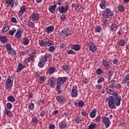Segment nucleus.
<instances>
[{"instance_id":"nucleus-10","label":"nucleus","mask_w":129,"mask_h":129,"mask_svg":"<svg viewBox=\"0 0 129 129\" xmlns=\"http://www.w3.org/2000/svg\"><path fill=\"white\" fill-rule=\"evenodd\" d=\"M55 82H56V79L51 77L48 79L47 82V85H49L50 86V87H54V85H55Z\"/></svg>"},{"instance_id":"nucleus-1","label":"nucleus","mask_w":129,"mask_h":129,"mask_svg":"<svg viewBox=\"0 0 129 129\" xmlns=\"http://www.w3.org/2000/svg\"><path fill=\"white\" fill-rule=\"evenodd\" d=\"M13 83H14V78L12 76H9L5 82L6 88L11 89L13 87Z\"/></svg>"},{"instance_id":"nucleus-48","label":"nucleus","mask_w":129,"mask_h":129,"mask_svg":"<svg viewBox=\"0 0 129 129\" xmlns=\"http://www.w3.org/2000/svg\"><path fill=\"white\" fill-rule=\"evenodd\" d=\"M6 106L7 109H12V107H13V104L10 102H8L7 103Z\"/></svg>"},{"instance_id":"nucleus-27","label":"nucleus","mask_w":129,"mask_h":129,"mask_svg":"<svg viewBox=\"0 0 129 129\" xmlns=\"http://www.w3.org/2000/svg\"><path fill=\"white\" fill-rule=\"evenodd\" d=\"M45 63H46V62L42 58V59L39 60L38 65L40 68H43L44 67V65H45Z\"/></svg>"},{"instance_id":"nucleus-8","label":"nucleus","mask_w":129,"mask_h":129,"mask_svg":"<svg viewBox=\"0 0 129 129\" xmlns=\"http://www.w3.org/2000/svg\"><path fill=\"white\" fill-rule=\"evenodd\" d=\"M6 3L9 8H14V6L16 7L18 5V3L15 2V0H6Z\"/></svg>"},{"instance_id":"nucleus-9","label":"nucleus","mask_w":129,"mask_h":129,"mask_svg":"<svg viewBox=\"0 0 129 129\" xmlns=\"http://www.w3.org/2000/svg\"><path fill=\"white\" fill-rule=\"evenodd\" d=\"M71 95L72 97H77V96H78V90H77V86H74L73 87Z\"/></svg>"},{"instance_id":"nucleus-19","label":"nucleus","mask_w":129,"mask_h":129,"mask_svg":"<svg viewBox=\"0 0 129 129\" xmlns=\"http://www.w3.org/2000/svg\"><path fill=\"white\" fill-rule=\"evenodd\" d=\"M61 34L63 35H66V36H70V31H69V28H66L62 30Z\"/></svg>"},{"instance_id":"nucleus-12","label":"nucleus","mask_w":129,"mask_h":129,"mask_svg":"<svg viewBox=\"0 0 129 129\" xmlns=\"http://www.w3.org/2000/svg\"><path fill=\"white\" fill-rule=\"evenodd\" d=\"M44 62H50L52 59V55L50 54L46 53L44 54V56L42 58Z\"/></svg>"},{"instance_id":"nucleus-54","label":"nucleus","mask_w":129,"mask_h":129,"mask_svg":"<svg viewBox=\"0 0 129 129\" xmlns=\"http://www.w3.org/2000/svg\"><path fill=\"white\" fill-rule=\"evenodd\" d=\"M28 107L29 109L33 110L34 108H35V105H34V103H31L29 105Z\"/></svg>"},{"instance_id":"nucleus-29","label":"nucleus","mask_w":129,"mask_h":129,"mask_svg":"<svg viewBox=\"0 0 129 129\" xmlns=\"http://www.w3.org/2000/svg\"><path fill=\"white\" fill-rule=\"evenodd\" d=\"M116 82L114 80H112L109 82V86L113 88L116 87Z\"/></svg>"},{"instance_id":"nucleus-20","label":"nucleus","mask_w":129,"mask_h":129,"mask_svg":"<svg viewBox=\"0 0 129 129\" xmlns=\"http://www.w3.org/2000/svg\"><path fill=\"white\" fill-rule=\"evenodd\" d=\"M40 15L39 14L33 13L32 15V19L33 21H38V19H39Z\"/></svg>"},{"instance_id":"nucleus-34","label":"nucleus","mask_w":129,"mask_h":129,"mask_svg":"<svg viewBox=\"0 0 129 129\" xmlns=\"http://www.w3.org/2000/svg\"><path fill=\"white\" fill-rule=\"evenodd\" d=\"M53 45H54V42L53 41L49 39H46V46L47 45L50 47L51 46H53Z\"/></svg>"},{"instance_id":"nucleus-24","label":"nucleus","mask_w":129,"mask_h":129,"mask_svg":"<svg viewBox=\"0 0 129 129\" xmlns=\"http://www.w3.org/2000/svg\"><path fill=\"white\" fill-rule=\"evenodd\" d=\"M7 52L9 55H12V56H16L17 55V52L13 48L9 49Z\"/></svg>"},{"instance_id":"nucleus-3","label":"nucleus","mask_w":129,"mask_h":129,"mask_svg":"<svg viewBox=\"0 0 129 129\" xmlns=\"http://www.w3.org/2000/svg\"><path fill=\"white\" fill-rule=\"evenodd\" d=\"M114 14L111 12V10L108 8L106 9L102 13L104 19H109V17H113Z\"/></svg>"},{"instance_id":"nucleus-5","label":"nucleus","mask_w":129,"mask_h":129,"mask_svg":"<svg viewBox=\"0 0 129 129\" xmlns=\"http://www.w3.org/2000/svg\"><path fill=\"white\" fill-rule=\"evenodd\" d=\"M67 77H59L57 80V84L59 86H62L63 84L66 82V80L68 79Z\"/></svg>"},{"instance_id":"nucleus-62","label":"nucleus","mask_w":129,"mask_h":129,"mask_svg":"<svg viewBox=\"0 0 129 129\" xmlns=\"http://www.w3.org/2000/svg\"><path fill=\"white\" fill-rule=\"evenodd\" d=\"M60 20L64 21L66 19V15L65 14H62V16H60Z\"/></svg>"},{"instance_id":"nucleus-36","label":"nucleus","mask_w":129,"mask_h":129,"mask_svg":"<svg viewBox=\"0 0 129 129\" xmlns=\"http://www.w3.org/2000/svg\"><path fill=\"white\" fill-rule=\"evenodd\" d=\"M27 26H28L29 28H35V23L32 21H29L27 24Z\"/></svg>"},{"instance_id":"nucleus-55","label":"nucleus","mask_w":129,"mask_h":129,"mask_svg":"<svg viewBox=\"0 0 129 129\" xmlns=\"http://www.w3.org/2000/svg\"><path fill=\"white\" fill-rule=\"evenodd\" d=\"M60 46L61 48H64L66 46V43L64 41H61L60 43Z\"/></svg>"},{"instance_id":"nucleus-15","label":"nucleus","mask_w":129,"mask_h":129,"mask_svg":"<svg viewBox=\"0 0 129 129\" xmlns=\"http://www.w3.org/2000/svg\"><path fill=\"white\" fill-rule=\"evenodd\" d=\"M71 49H72V50H75V51H78L80 49H81V47L79 44H74L71 46Z\"/></svg>"},{"instance_id":"nucleus-51","label":"nucleus","mask_w":129,"mask_h":129,"mask_svg":"<svg viewBox=\"0 0 129 129\" xmlns=\"http://www.w3.org/2000/svg\"><path fill=\"white\" fill-rule=\"evenodd\" d=\"M62 69L63 71H68V69H69V67L67 64H64L62 66Z\"/></svg>"},{"instance_id":"nucleus-43","label":"nucleus","mask_w":129,"mask_h":129,"mask_svg":"<svg viewBox=\"0 0 129 129\" xmlns=\"http://www.w3.org/2000/svg\"><path fill=\"white\" fill-rule=\"evenodd\" d=\"M129 80V74H126L123 79V82L124 84L126 83V81H128Z\"/></svg>"},{"instance_id":"nucleus-52","label":"nucleus","mask_w":129,"mask_h":129,"mask_svg":"<svg viewBox=\"0 0 129 129\" xmlns=\"http://www.w3.org/2000/svg\"><path fill=\"white\" fill-rule=\"evenodd\" d=\"M6 48H7V51L10 50V49H12V45L10 43H7L6 45Z\"/></svg>"},{"instance_id":"nucleus-18","label":"nucleus","mask_w":129,"mask_h":129,"mask_svg":"<svg viewBox=\"0 0 129 129\" xmlns=\"http://www.w3.org/2000/svg\"><path fill=\"white\" fill-rule=\"evenodd\" d=\"M10 30V27H9V25L8 24H5L4 25L3 29L1 30L2 34H5V32H8Z\"/></svg>"},{"instance_id":"nucleus-50","label":"nucleus","mask_w":129,"mask_h":129,"mask_svg":"<svg viewBox=\"0 0 129 129\" xmlns=\"http://www.w3.org/2000/svg\"><path fill=\"white\" fill-rule=\"evenodd\" d=\"M104 78L103 77H99V79L98 80L97 83H101L104 81Z\"/></svg>"},{"instance_id":"nucleus-21","label":"nucleus","mask_w":129,"mask_h":129,"mask_svg":"<svg viewBox=\"0 0 129 129\" xmlns=\"http://www.w3.org/2000/svg\"><path fill=\"white\" fill-rule=\"evenodd\" d=\"M57 7V5H54L51 6L49 9V11L50 13L51 14H54L55 13V10H56V8Z\"/></svg>"},{"instance_id":"nucleus-33","label":"nucleus","mask_w":129,"mask_h":129,"mask_svg":"<svg viewBox=\"0 0 129 129\" xmlns=\"http://www.w3.org/2000/svg\"><path fill=\"white\" fill-rule=\"evenodd\" d=\"M117 29V26H116V24L113 23L111 25V29L110 31H116Z\"/></svg>"},{"instance_id":"nucleus-59","label":"nucleus","mask_w":129,"mask_h":129,"mask_svg":"<svg viewBox=\"0 0 129 129\" xmlns=\"http://www.w3.org/2000/svg\"><path fill=\"white\" fill-rule=\"evenodd\" d=\"M75 120L77 123H80L82 120L80 119V118H79V117H78L75 119Z\"/></svg>"},{"instance_id":"nucleus-16","label":"nucleus","mask_w":129,"mask_h":129,"mask_svg":"<svg viewBox=\"0 0 129 129\" xmlns=\"http://www.w3.org/2000/svg\"><path fill=\"white\" fill-rule=\"evenodd\" d=\"M106 91L107 93H109V94H112L114 93V88L109 86L106 89Z\"/></svg>"},{"instance_id":"nucleus-17","label":"nucleus","mask_w":129,"mask_h":129,"mask_svg":"<svg viewBox=\"0 0 129 129\" xmlns=\"http://www.w3.org/2000/svg\"><path fill=\"white\" fill-rule=\"evenodd\" d=\"M47 39L39 40L38 43L41 47H46Z\"/></svg>"},{"instance_id":"nucleus-11","label":"nucleus","mask_w":129,"mask_h":129,"mask_svg":"<svg viewBox=\"0 0 129 129\" xmlns=\"http://www.w3.org/2000/svg\"><path fill=\"white\" fill-rule=\"evenodd\" d=\"M56 99L58 102L61 103V104H64L66 102V100L65 99V97L63 96H57L56 97Z\"/></svg>"},{"instance_id":"nucleus-41","label":"nucleus","mask_w":129,"mask_h":129,"mask_svg":"<svg viewBox=\"0 0 129 129\" xmlns=\"http://www.w3.org/2000/svg\"><path fill=\"white\" fill-rule=\"evenodd\" d=\"M119 45L121 47H123L125 45V41L123 39H121L119 41Z\"/></svg>"},{"instance_id":"nucleus-35","label":"nucleus","mask_w":129,"mask_h":129,"mask_svg":"<svg viewBox=\"0 0 129 129\" xmlns=\"http://www.w3.org/2000/svg\"><path fill=\"white\" fill-rule=\"evenodd\" d=\"M23 44L25 45V46H26L27 45L29 44V43H30V40L28 39V38L25 37L23 39Z\"/></svg>"},{"instance_id":"nucleus-32","label":"nucleus","mask_w":129,"mask_h":129,"mask_svg":"<svg viewBox=\"0 0 129 129\" xmlns=\"http://www.w3.org/2000/svg\"><path fill=\"white\" fill-rule=\"evenodd\" d=\"M97 124L95 123H91L88 126V129H95L96 128Z\"/></svg>"},{"instance_id":"nucleus-38","label":"nucleus","mask_w":129,"mask_h":129,"mask_svg":"<svg viewBox=\"0 0 129 129\" xmlns=\"http://www.w3.org/2000/svg\"><path fill=\"white\" fill-rule=\"evenodd\" d=\"M7 99L9 101H10V102H15V100H16V99L13 96H10L8 97Z\"/></svg>"},{"instance_id":"nucleus-44","label":"nucleus","mask_w":129,"mask_h":129,"mask_svg":"<svg viewBox=\"0 0 129 129\" xmlns=\"http://www.w3.org/2000/svg\"><path fill=\"white\" fill-rule=\"evenodd\" d=\"M119 12H124V7L122 5H119L118 7Z\"/></svg>"},{"instance_id":"nucleus-46","label":"nucleus","mask_w":129,"mask_h":129,"mask_svg":"<svg viewBox=\"0 0 129 129\" xmlns=\"http://www.w3.org/2000/svg\"><path fill=\"white\" fill-rule=\"evenodd\" d=\"M16 32H17V30H16L15 28H13L12 30L9 31V35L11 36H14V34H15Z\"/></svg>"},{"instance_id":"nucleus-6","label":"nucleus","mask_w":129,"mask_h":129,"mask_svg":"<svg viewBox=\"0 0 129 129\" xmlns=\"http://www.w3.org/2000/svg\"><path fill=\"white\" fill-rule=\"evenodd\" d=\"M69 10V6L66 5L65 7L64 6H61L58 8V11L60 14H66L67 11Z\"/></svg>"},{"instance_id":"nucleus-4","label":"nucleus","mask_w":129,"mask_h":129,"mask_svg":"<svg viewBox=\"0 0 129 129\" xmlns=\"http://www.w3.org/2000/svg\"><path fill=\"white\" fill-rule=\"evenodd\" d=\"M113 96L114 101L116 106H119V105H120V101H121V96L118 95L117 93H114Z\"/></svg>"},{"instance_id":"nucleus-22","label":"nucleus","mask_w":129,"mask_h":129,"mask_svg":"<svg viewBox=\"0 0 129 129\" xmlns=\"http://www.w3.org/2000/svg\"><path fill=\"white\" fill-rule=\"evenodd\" d=\"M103 65L105 66L106 68V69L107 70H108L110 68V66L109 65V63H108V61L106 60H103L102 61Z\"/></svg>"},{"instance_id":"nucleus-61","label":"nucleus","mask_w":129,"mask_h":129,"mask_svg":"<svg viewBox=\"0 0 129 129\" xmlns=\"http://www.w3.org/2000/svg\"><path fill=\"white\" fill-rule=\"evenodd\" d=\"M45 114H46V113H45V110H42L41 112L40 113V116L41 117H44V116H45Z\"/></svg>"},{"instance_id":"nucleus-56","label":"nucleus","mask_w":129,"mask_h":129,"mask_svg":"<svg viewBox=\"0 0 129 129\" xmlns=\"http://www.w3.org/2000/svg\"><path fill=\"white\" fill-rule=\"evenodd\" d=\"M32 60H33V59L32 58H31L30 57H28L24 60V63H25V64H28V63H29V62H30V61H32Z\"/></svg>"},{"instance_id":"nucleus-23","label":"nucleus","mask_w":129,"mask_h":129,"mask_svg":"<svg viewBox=\"0 0 129 129\" xmlns=\"http://www.w3.org/2000/svg\"><path fill=\"white\" fill-rule=\"evenodd\" d=\"M26 6H22L20 8V11L19 12L18 15H23L26 12Z\"/></svg>"},{"instance_id":"nucleus-49","label":"nucleus","mask_w":129,"mask_h":129,"mask_svg":"<svg viewBox=\"0 0 129 129\" xmlns=\"http://www.w3.org/2000/svg\"><path fill=\"white\" fill-rule=\"evenodd\" d=\"M67 52L68 54V55H74L75 54V51L71 49L68 50L67 51Z\"/></svg>"},{"instance_id":"nucleus-40","label":"nucleus","mask_w":129,"mask_h":129,"mask_svg":"<svg viewBox=\"0 0 129 129\" xmlns=\"http://www.w3.org/2000/svg\"><path fill=\"white\" fill-rule=\"evenodd\" d=\"M55 68L52 67H50L48 69V72L49 73H50V74H52L53 73H54V72H55Z\"/></svg>"},{"instance_id":"nucleus-30","label":"nucleus","mask_w":129,"mask_h":129,"mask_svg":"<svg viewBox=\"0 0 129 129\" xmlns=\"http://www.w3.org/2000/svg\"><path fill=\"white\" fill-rule=\"evenodd\" d=\"M58 126L59 128H65V127H66V123L65 122L61 121L59 123Z\"/></svg>"},{"instance_id":"nucleus-53","label":"nucleus","mask_w":129,"mask_h":129,"mask_svg":"<svg viewBox=\"0 0 129 129\" xmlns=\"http://www.w3.org/2000/svg\"><path fill=\"white\" fill-rule=\"evenodd\" d=\"M78 106H80V107H82L84 106V102L82 100H80L78 102Z\"/></svg>"},{"instance_id":"nucleus-39","label":"nucleus","mask_w":129,"mask_h":129,"mask_svg":"<svg viewBox=\"0 0 129 129\" xmlns=\"http://www.w3.org/2000/svg\"><path fill=\"white\" fill-rule=\"evenodd\" d=\"M61 86H59L58 85L56 86V92L58 94H61V93H62V91H61Z\"/></svg>"},{"instance_id":"nucleus-60","label":"nucleus","mask_w":129,"mask_h":129,"mask_svg":"<svg viewBox=\"0 0 129 129\" xmlns=\"http://www.w3.org/2000/svg\"><path fill=\"white\" fill-rule=\"evenodd\" d=\"M32 120L33 123H37V122H38V118H37V117L33 118Z\"/></svg>"},{"instance_id":"nucleus-28","label":"nucleus","mask_w":129,"mask_h":129,"mask_svg":"<svg viewBox=\"0 0 129 129\" xmlns=\"http://www.w3.org/2000/svg\"><path fill=\"white\" fill-rule=\"evenodd\" d=\"M96 116V109H94L90 113V116L91 118H94Z\"/></svg>"},{"instance_id":"nucleus-37","label":"nucleus","mask_w":129,"mask_h":129,"mask_svg":"<svg viewBox=\"0 0 129 129\" xmlns=\"http://www.w3.org/2000/svg\"><path fill=\"white\" fill-rule=\"evenodd\" d=\"M105 3H106V1L105 0L101 2V3L100 4V7L101 9H105Z\"/></svg>"},{"instance_id":"nucleus-58","label":"nucleus","mask_w":129,"mask_h":129,"mask_svg":"<svg viewBox=\"0 0 129 129\" xmlns=\"http://www.w3.org/2000/svg\"><path fill=\"white\" fill-rule=\"evenodd\" d=\"M96 73L98 75H100L102 73V70L101 69H98L96 70Z\"/></svg>"},{"instance_id":"nucleus-57","label":"nucleus","mask_w":129,"mask_h":129,"mask_svg":"<svg viewBox=\"0 0 129 129\" xmlns=\"http://www.w3.org/2000/svg\"><path fill=\"white\" fill-rule=\"evenodd\" d=\"M48 51L50 52H54V51H55V47L53 46H50L48 48Z\"/></svg>"},{"instance_id":"nucleus-47","label":"nucleus","mask_w":129,"mask_h":129,"mask_svg":"<svg viewBox=\"0 0 129 129\" xmlns=\"http://www.w3.org/2000/svg\"><path fill=\"white\" fill-rule=\"evenodd\" d=\"M96 33H100L101 32V27L100 26H97L95 28Z\"/></svg>"},{"instance_id":"nucleus-64","label":"nucleus","mask_w":129,"mask_h":129,"mask_svg":"<svg viewBox=\"0 0 129 129\" xmlns=\"http://www.w3.org/2000/svg\"><path fill=\"white\" fill-rule=\"evenodd\" d=\"M49 129H55V125L54 124H51L49 126Z\"/></svg>"},{"instance_id":"nucleus-13","label":"nucleus","mask_w":129,"mask_h":129,"mask_svg":"<svg viewBox=\"0 0 129 129\" xmlns=\"http://www.w3.org/2000/svg\"><path fill=\"white\" fill-rule=\"evenodd\" d=\"M89 49L90 51H92L93 53H95V52H96V50H97V47L94 43L92 42L90 44Z\"/></svg>"},{"instance_id":"nucleus-31","label":"nucleus","mask_w":129,"mask_h":129,"mask_svg":"<svg viewBox=\"0 0 129 129\" xmlns=\"http://www.w3.org/2000/svg\"><path fill=\"white\" fill-rule=\"evenodd\" d=\"M45 80H46V77L45 76L40 77L38 82L40 84H43V83L45 82Z\"/></svg>"},{"instance_id":"nucleus-2","label":"nucleus","mask_w":129,"mask_h":129,"mask_svg":"<svg viewBox=\"0 0 129 129\" xmlns=\"http://www.w3.org/2000/svg\"><path fill=\"white\" fill-rule=\"evenodd\" d=\"M108 105L111 109H115V103L114 102V98L113 96H110L108 99Z\"/></svg>"},{"instance_id":"nucleus-26","label":"nucleus","mask_w":129,"mask_h":129,"mask_svg":"<svg viewBox=\"0 0 129 129\" xmlns=\"http://www.w3.org/2000/svg\"><path fill=\"white\" fill-rule=\"evenodd\" d=\"M24 68H25V66H24V65L22 64V63H19L18 67L17 69V72H21V71H22Z\"/></svg>"},{"instance_id":"nucleus-7","label":"nucleus","mask_w":129,"mask_h":129,"mask_svg":"<svg viewBox=\"0 0 129 129\" xmlns=\"http://www.w3.org/2000/svg\"><path fill=\"white\" fill-rule=\"evenodd\" d=\"M102 122L104 123L105 127H109V124H110V120H109V118L105 116H104L102 117Z\"/></svg>"},{"instance_id":"nucleus-14","label":"nucleus","mask_w":129,"mask_h":129,"mask_svg":"<svg viewBox=\"0 0 129 129\" xmlns=\"http://www.w3.org/2000/svg\"><path fill=\"white\" fill-rule=\"evenodd\" d=\"M54 29L55 28L54 27V26H49L45 28V32L47 33V34H50L51 32H53V31H54Z\"/></svg>"},{"instance_id":"nucleus-42","label":"nucleus","mask_w":129,"mask_h":129,"mask_svg":"<svg viewBox=\"0 0 129 129\" xmlns=\"http://www.w3.org/2000/svg\"><path fill=\"white\" fill-rule=\"evenodd\" d=\"M5 113L7 114L8 116H11V115H12V112H11V111L9 109H7V108L5 109Z\"/></svg>"},{"instance_id":"nucleus-63","label":"nucleus","mask_w":129,"mask_h":129,"mask_svg":"<svg viewBox=\"0 0 129 129\" xmlns=\"http://www.w3.org/2000/svg\"><path fill=\"white\" fill-rule=\"evenodd\" d=\"M11 21L14 24H17L18 23V21H17V19H16L15 17L12 18Z\"/></svg>"},{"instance_id":"nucleus-45","label":"nucleus","mask_w":129,"mask_h":129,"mask_svg":"<svg viewBox=\"0 0 129 129\" xmlns=\"http://www.w3.org/2000/svg\"><path fill=\"white\" fill-rule=\"evenodd\" d=\"M0 40L2 43H7L8 38L5 36H2L0 38Z\"/></svg>"},{"instance_id":"nucleus-25","label":"nucleus","mask_w":129,"mask_h":129,"mask_svg":"<svg viewBox=\"0 0 129 129\" xmlns=\"http://www.w3.org/2000/svg\"><path fill=\"white\" fill-rule=\"evenodd\" d=\"M15 37L17 39H20V38H22V31L20 30V29H18L17 31L15 34Z\"/></svg>"}]
</instances>
